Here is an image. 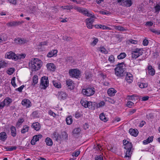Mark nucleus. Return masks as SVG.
<instances>
[{"instance_id": "1", "label": "nucleus", "mask_w": 160, "mask_h": 160, "mask_svg": "<svg viewBox=\"0 0 160 160\" xmlns=\"http://www.w3.org/2000/svg\"><path fill=\"white\" fill-rule=\"evenodd\" d=\"M124 62L118 63L114 69L115 74L118 78H122L125 76V72L126 70L124 66Z\"/></svg>"}, {"instance_id": "2", "label": "nucleus", "mask_w": 160, "mask_h": 160, "mask_svg": "<svg viewBox=\"0 0 160 160\" xmlns=\"http://www.w3.org/2000/svg\"><path fill=\"white\" fill-rule=\"evenodd\" d=\"M42 61L38 58L32 59L29 63V66L32 71H36L38 70L42 66Z\"/></svg>"}, {"instance_id": "3", "label": "nucleus", "mask_w": 160, "mask_h": 160, "mask_svg": "<svg viewBox=\"0 0 160 160\" xmlns=\"http://www.w3.org/2000/svg\"><path fill=\"white\" fill-rule=\"evenodd\" d=\"M82 92L84 95L89 97L93 95L95 93V91L94 87L90 86L86 88L82 89Z\"/></svg>"}, {"instance_id": "4", "label": "nucleus", "mask_w": 160, "mask_h": 160, "mask_svg": "<svg viewBox=\"0 0 160 160\" xmlns=\"http://www.w3.org/2000/svg\"><path fill=\"white\" fill-rule=\"evenodd\" d=\"M69 74L71 78H78L80 77L81 72L79 70L76 69H72L69 70Z\"/></svg>"}, {"instance_id": "5", "label": "nucleus", "mask_w": 160, "mask_h": 160, "mask_svg": "<svg viewBox=\"0 0 160 160\" xmlns=\"http://www.w3.org/2000/svg\"><path fill=\"white\" fill-rule=\"evenodd\" d=\"M49 80L48 77L43 76L41 78L40 80V86L41 88L45 89L49 86Z\"/></svg>"}, {"instance_id": "6", "label": "nucleus", "mask_w": 160, "mask_h": 160, "mask_svg": "<svg viewBox=\"0 0 160 160\" xmlns=\"http://www.w3.org/2000/svg\"><path fill=\"white\" fill-rule=\"evenodd\" d=\"M143 52L140 49L136 48L132 51L131 56L133 59H136L142 55Z\"/></svg>"}, {"instance_id": "7", "label": "nucleus", "mask_w": 160, "mask_h": 160, "mask_svg": "<svg viewBox=\"0 0 160 160\" xmlns=\"http://www.w3.org/2000/svg\"><path fill=\"white\" fill-rule=\"evenodd\" d=\"M119 5L123 6L130 7L132 4L131 0H117Z\"/></svg>"}, {"instance_id": "8", "label": "nucleus", "mask_w": 160, "mask_h": 160, "mask_svg": "<svg viewBox=\"0 0 160 160\" xmlns=\"http://www.w3.org/2000/svg\"><path fill=\"white\" fill-rule=\"evenodd\" d=\"M5 57L8 59H12L15 61L17 60V55L12 52H7L5 55Z\"/></svg>"}, {"instance_id": "9", "label": "nucleus", "mask_w": 160, "mask_h": 160, "mask_svg": "<svg viewBox=\"0 0 160 160\" xmlns=\"http://www.w3.org/2000/svg\"><path fill=\"white\" fill-rule=\"evenodd\" d=\"M95 18H89L86 19V22L87 27L88 28H92V27L93 26L92 24L95 21Z\"/></svg>"}, {"instance_id": "10", "label": "nucleus", "mask_w": 160, "mask_h": 160, "mask_svg": "<svg viewBox=\"0 0 160 160\" xmlns=\"http://www.w3.org/2000/svg\"><path fill=\"white\" fill-rule=\"evenodd\" d=\"M16 43L21 45L27 43L28 41L23 38H18L14 40Z\"/></svg>"}, {"instance_id": "11", "label": "nucleus", "mask_w": 160, "mask_h": 160, "mask_svg": "<svg viewBox=\"0 0 160 160\" xmlns=\"http://www.w3.org/2000/svg\"><path fill=\"white\" fill-rule=\"evenodd\" d=\"M123 143L124 146V148L125 149L127 150V149L132 148V143L129 142L128 141L126 140H123Z\"/></svg>"}, {"instance_id": "12", "label": "nucleus", "mask_w": 160, "mask_h": 160, "mask_svg": "<svg viewBox=\"0 0 160 160\" xmlns=\"http://www.w3.org/2000/svg\"><path fill=\"white\" fill-rule=\"evenodd\" d=\"M46 66L47 69L49 71L54 72L56 69L55 65L53 63H48L46 64Z\"/></svg>"}, {"instance_id": "13", "label": "nucleus", "mask_w": 160, "mask_h": 160, "mask_svg": "<svg viewBox=\"0 0 160 160\" xmlns=\"http://www.w3.org/2000/svg\"><path fill=\"white\" fill-rule=\"evenodd\" d=\"M23 22H20L12 21L9 22L7 24V25L8 26L12 27L18 26L23 23Z\"/></svg>"}, {"instance_id": "14", "label": "nucleus", "mask_w": 160, "mask_h": 160, "mask_svg": "<svg viewBox=\"0 0 160 160\" xmlns=\"http://www.w3.org/2000/svg\"><path fill=\"white\" fill-rule=\"evenodd\" d=\"M125 80L129 83H131L132 82L133 77L132 74L127 73L126 75Z\"/></svg>"}, {"instance_id": "15", "label": "nucleus", "mask_w": 160, "mask_h": 160, "mask_svg": "<svg viewBox=\"0 0 160 160\" xmlns=\"http://www.w3.org/2000/svg\"><path fill=\"white\" fill-rule=\"evenodd\" d=\"M132 148H130V149H127V150H126V152L124 157V158H128L127 160H129L131 159V154L132 152Z\"/></svg>"}, {"instance_id": "16", "label": "nucleus", "mask_w": 160, "mask_h": 160, "mask_svg": "<svg viewBox=\"0 0 160 160\" xmlns=\"http://www.w3.org/2000/svg\"><path fill=\"white\" fill-rule=\"evenodd\" d=\"M66 82L67 85L69 89H72L74 88V83L72 81L69 79L66 81Z\"/></svg>"}, {"instance_id": "17", "label": "nucleus", "mask_w": 160, "mask_h": 160, "mask_svg": "<svg viewBox=\"0 0 160 160\" xmlns=\"http://www.w3.org/2000/svg\"><path fill=\"white\" fill-rule=\"evenodd\" d=\"M31 102L28 99H24L22 102V104L27 108H29L31 106Z\"/></svg>"}, {"instance_id": "18", "label": "nucleus", "mask_w": 160, "mask_h": 160, "mask_svg": "<svg viewBox=\"0 0 160 160\" xmlns=\"http://www.w3.org/2000/svg\"><path fill=\"white\" fill-rule=\"evenodd\" d=\"M58 96L59 99H64L67 97V95L65 92L61 91L58 92Z\"/></svg>"}, {"instance_id": "19", "label": "nucleus", "mask_w": 160, "mask_h": 160, "mask_svg": "<svg viewBox=\"0 0 160 160\" xmlns=\"http://www.w3.org/2000/svg\"><path fill=\"white\" fill-rule=\"evenodd\" d=\"M129 132L131 135L134 137L137 136L138 133V132L137 129H133L132 128L129 129Z\"/></svg>"}, {"instance_id": "20", "label": "nucleus", "mask_w": 160, "mask_h": 160, "mask_svg": "<svg viewBox=\"0 0 160 160\" xmlns=\"http://www.w3.org/2000/svg\"><path fill=\"white\" fill-rule=\"evenodd\" d=\"M75 9L77 10L78 11L82 13L85 16L87 14V13L88 11L87 9L80 7L76 8H75Z\"/></svg>"}, {"instance_id": "21", "label": "nucleus", "mask_w": 160, "mask_h": 160, "mask_svg": "<svg viewBox=\"0 0 160 160\" xmlns=\"http://www.w3.org/2000/svg\"><path fill=\"white\" fill-rule=\"evenodd\" d=\"M32 127L36 131H38L40 129L41 126L39 123L36 122L32 124Z\"/></svg>"}, {"instance_id": "22", "label": "nucleus", "mask_w": 160, "mask_h": 160, "mask_svg": "<svg viewBox=\"0 0 160 160\" xmlns=\"http://www.w3.org/2000/svg\"><path fill=\"white\" fill-rule=\"evenodd\" d=\"M148 72L150 75L153 76L155 74V70L152 68V66L149 65L148 67Z\"/></svg>"}, {"instance_id": "23", "label": "nucleus", "mask_w": 160, "mask_h": 160, "mask_svg": "<svg viewBox=\"0 0 160 160\" xmlns=\"http://www.w3.org/2000/svg\"><path fill=\"white\" fill-rule=\"evenodd\" d=\"M38 10V8L35 6H33L29 8V10H28V12L30 13H34Z\"/></svg>"}, {"instance_id": "24", "label": "nucleus", "mask_w": 160, "mask_h": 160, "mask_svg": "<svg viewBox=\"0 0 160 160\" xmlns=\"http://www.w3.org/2000/svg\"><path fill=\"white\" fill-rule=\"evenodd\" d=\"M116 92L113 88H111L108 90L107 93L109 96H112L114 95Z\"/></svg>"}, {"instance_id": "25", "label": "nucleus", "mask_w": 160, "mask_h": 160, "mask_svg": "<svg viewBox=\"0 0 160 160\" xmlns=\"http://www.w3.org/2000/svg\"><path fill=\"white\" fill-rule=\"evenodd\" d=\"M11 135L13 137H15L17 135V132L16 128L13 126H12L10 128Z\"/></svg>"}, {"instance_id": "26", "label": "nucleus", "mask_w": 160, "mask_h": 160, "mask_svg": "<svg viewBox=\"0 0 160 160\" xmlns=\"http://www.w3.org/2000/svg\"><path fill=\"white\" fill-rule=\"evenodd\" d=\"M7 138V135L5 132H2L0 133V140L2 141H5Z\"/></svg>"}, {"instance_id": "27", "label": "nucleus", "mask_w": 160, "mask_h": 160, "mask_svg": "<svg viewBox=\"0 0 160 160\" xmlns=\"http://www.w3.org/2000/svg\"><path fill=\"white\" fill-rule=\"evenodd\" d=\"M5 104V106H8L12 101V99L9 97L6 98L3 100Z\"/></svg>"}, {"instance_id": "28", "label": "nucleus", "mask_w": 160, "mask_h": 160, "mask_svg": "<svg viewBox=\"0 0 160 160\" xmlns=\"http://www.w3.org/2000/svg\"><path fill=\"white\" fill-rule=\"evenodd\" d=\"M94 102H88L86 105V108H88L90 109L93 110L95 109Z\"/></svg>"}, {"instance_id": "29", "label": "nucleus", "mask_w": 160, "mask_h": 160, "mask_svg": "<svg viewBox=\"0 0 160 160\" xmlns=\"http://www.w3.org/2000/svg\"><path fill=\"white\" fill-rule=\"evenodd\" d=\"M153 137L152 136L149 137L147 139L143 141V143L144 145H146L152 142L153 141Z\"/></svg>"}, {"instance_id": "30", "label": "nucleus", "mask_w": 160, "mask_h": 160, "mask_svg": "<svg viewBox=\"0 0 160 160\" xmlns=\"http://www.w3.org/2000/svg\"><path fill=\"white\" fill-rule=\"evenodd\" d=\"M57 51L56 50H53L49 52L47 54V57L51 58L57 54Z\"/></svg>"}, {"instance_id": "31", "label": "nucleus", "mask_w": 160, "mask_h": 160, "mask_svg": "<svg viewBox=\"0 0 160 160\" xmlns=\"http://www.w3.org/2000/svg\"><path fill=\"white\" fill-rule=\"evenodd\" d=\"M45 142L47 145L51 146L52 145V139L49 137L46 138L45 140Z\"/></svg>"}, {"instance_id": "32", "label": "nucleus", "mask_w": 160, "mask_h": 160, "mask_svg": "<svg viewBox=\"0 0 160 160\" xmlns=\"http://www.w3.org/2000/svg\"><path fill=\"white\" fill-rule=\"evenodd\" d=\"M99 118L102 121L106 122L108 121V118L105 117L103 113H102L99 115Z\"/></svg>"}, {"instance_id": "33", "label": "nucleus", "mask_w": 160, "mask_h": 160, "mask_svg": "<svg viewBox=\"0 0 160 160\" xmlns=\"http://www.w3.org/2000/svg\"><path fill=\"white\" fill-rule=\"evenodd\" d=\"M73 120L72 117L71 116H70L67 117L66 119V121L68 125H71L72 122Z\"/></svg>"}, {"instance_id": "34", "label": "nucleus", "mask_w": 160, "mask_h": 160, "mask_svg": "<svg viewBox=\"0 0 160 160\" xmlns=\"http://www.w3.org/2000/svg\"><path fill=\"white\" fill-rule=\"evenodd\" d=\"M52 83L55 87L58 88H60L61 87V85L59 82H58L57 81H53Z\"/></svg>"}, {"instance_id": "35", "label": "nucleus", "mask_w": 160, "mask_h": 160, "mask_svg": "<svg viewBox=\"0 0 160 160\" xmlns=\"http://www.w3.org/2000/svg\"><path fill=\"white\" fill-rule=\"evenodd\" d=\"M29 127L27 125L24 126L21 130V133L24 134L28 132L29 130Z\"/></svg>"}, {"instance_id": "36", "label": "nucleus", "mask_w": 160, "mask_h": 160, "mask_svg": "<svg viewBox=\"0 0 160 160\" xmlns=\"http://www.w3.org/2000/svg\"><path fill=\"white\" fill-rule=\"evenodd\" d=\"M126 56V54L125 52H122L118 56L117 58L119 59H122L124 58Z\"/></svg>"}, {"instance_id": "37", "label": "nucleus", "mask_w": 160, "mask_h": 160, "mask_svg": "<svg viewBox=\"0 0 160 160\" xmlns=\"http://www.w3.org/2000/svg\"><path fill=\"white\" fill-rule=\"evenodd\" d=\"M0 38H1V40L2 42L3 41L5 42L7 40L8 37L6 34L4 33L2 35L1 37H0Z\"/></svg>"}, {"instance_id": "38", "label": "nucleus", "mask_w": 160, "mask_h": 160, "mask_svg": "<svg viewBox=\"0 0 160 160\" xmlns=\"http://www.w3.org/2000/svg\"><path fill=\"white\" fill-rule=\"evenodd\" d=\"M155 10V13L158 14L160 11V5L157 4L156 6L154 7Z\"/></svg>"}, {"instance_id": "39", "label": "nucleus", "mask_w": 160, "mask_h": 160, "mask_svg": "<svg viewBox=\"0 0 160 160\" xmlns=\"http://www.w3.org/2000/svg\"><path fill=\"white\" fill-rule=\"evenodd\" d=\"M138 86L141 88H147L148 87V84L147 83H138Z\"/></svg>"}, {"instance_id": "40", "label": "nucleus", "mask_w": 160, "mask_h": 160, "mask_svg": "<svg viewBox=\"0 0 160 160\" xmlns=\"http://www.w3.org/2000/svg\"><path fill=\"white\" fill-rule=\"evenodd\" d=\"M52 135L53 138H55L56 141H58V140L60 136L59 135L57 132H54L53 133Z\"/></svg>"}, {"instance_id": "41", "label": "nucleus", "mask_w": 160, "mask_h": 160, "mask_svg": "<svg viewBox=\"0 0 160 160\" xmlns=\"http://www.w3.org/2000/svg\"><path fill=\"white\" fill-rule=\"evenodd\" d=\"M81 130L79 128H77L74 129L73 131V133L74 134L78 135L79 133Z\"/></svg>"}, {"instance_id": "42", "label": "nucleus", "mask_w": 160, "mask_h": 160, "mask_svg": "<svg viewBox=\"0 0 160 160\" xmlns=\"http://www.w3.org/2000/svg\"><path fill=\"white\" fill-rule=\"evenodd\" d=\"M38 76L35 75L33 78V83L34 85L37 84L38 82Z\"/></svg>"}, {"instance_id": "43", "label": "nucleus", "mask_w": 160, "mask_h": 160, "mask_svg": "<svg viewBox=\"0 0 160 160\" xmlns=\"http://www.w3.org/2000/svg\"><path fill=\"white\" fill-rule=\"evenodd\" d=\"M88 101L86 100L82 99L80 101V103L85 108H86V105L87 104Z\"/></svg>"}, {"instance_id": "44", "label": "nucleus", "mask_w": 160, "mask_h": 160, "mask_svg": "<svg viewBox=\"0 0 160 160\" xmlns=\"http://www.w3.org/2000/svg\"><path fill=\"white\" fill-rule=\"evenodd\" d=\"M24 120L23 118H20L19 119L17 123V125L19 127L22 123L24 121Z\"/></svg>"}, {"instance_id": "45", "label": "nucleus", "mask_w": 160, "mask_h": 160, "mask_svg": "<svg viewBox=\"0 0 160 160\" xmlns=\"http://www.w3.org/2000/svg\"><path fill=\"white\" fill-rule=\"evenodd\" d=\"M61 8H62L63 9H67V10H71L73 8L72 6H62L61 7Z\"/></svg>"}, {"instance_id": "46", "label": "nucleus", "mask_w": 160, "mask_h": 160, "mask_svg": "<svg viewBox=\"0 0 160 160\" xmlns=\"http://www.w3.org/2000/svg\"><path fill=\"white\" fill-rule=\"evenodd\" d=\"M115 29L120 31H124L126 30V29L123 27L120 26H116Z\"/></svg>"}, {"instance_id": "47", "label": "nucleus", "mask_w": 160, "mask_h": 160, "mask_svg": "<svg viewBox=\"0 0 160 160\" xmlns=\"http://www.w3.org/2000/svg\"><path fill=\"white\" fill-rule=\"evenodd\" d=\"M108 60L111 63H113L115 61L114 56L112 55H111L109 57Z\"/></svg>"}, {"instance_id": "48", "label": "nucleus", "mask_w": 160, "mask_h": 160, "mask_svg": "<svg viewBox=\"0 0 160 160\" xmlns=\"http://www.w3.org/2000/svg\"><path fill=\"white\" fill-rule=\"evenodd\" d=\"M99 51L101 52L104 54H107L108 53V52L106 49L103 47H101L99 48Z\"/></svg>"}, {"instance_id": "49", "label": "nucleus", "mask_w": 160, "mask_h": 160, "mask_svg": "<svg viewBox=\"0 0 160 160\" xmlns=\"http://www.w3.org/2000/svg\"><path fill=\"white\" fill-rule=\"evenodd\" d=\"M26 56V54H21L19 55H17V58H18L17 60L19 59H20L22 58V59L24 58Z\"/></svg>"}, {"instance_id": "50", "label": "nucleus", "mask_w": 160, "mask_h": 160, "mask_svg": "<svg viewBox=\"0 0 160 160\" xmlns=\"http://www.w3.org/2000/svg\"><path fill=\"white\" fill-rule=\"evenodd\" d=\"M150 30L152 32L158 35L160 34V30H155L154 29H151Z\"/></svg>"}, {"instance_id": "51", "label": "nucleus", "mask_w": 160, "mask_h": 160, "mask_svg": "<svg viewBox=\"0 0 160 160\" xmlns=\"http://www.w3.org/2000/svg\"><path fill=\"white\" fill-rule=\"evenodd\" d=\"M17 147L16 146L10 148L7 147L6 148L7 151H12L13 150H15L17 149Z\"/></svg>"}, {"instance_id": "52", "label": "nucleus", "mask_w": 160, "mask_h": 160, "mask_svg": "<svg viewBox=\"0 0 160 160\" xmlns=\"http://www.w3.org/2000/svg\"><path fill=\"white\" fill-rule=\"evenodd\" d=\"M105 103L103 101H101L97 105V107L98 108L102 107L105 105Z\"/></svg>"}, {"instance_id": "53", "label": "nucleus", "mask_w": 160, "mask_h": 160, "mask_svg": "<svg viewBox=\"0 0 160 160\" xmlns=\"http://www.w3.org/2000/svg\"><path fill=\"white\" fill-rule=\"evenodd\" d=\"M14 70L15 69L13 68H10L8 70V73L11 75L14 72Z\"/></svg>"}, {"instance_id": "54", "label": "nucleus", "mask_w": 160, "mask_h": 160, "mask_svg": "<svg viewBox=\"0 0 160 160\" xmlns=\"http://www.w3.org/2000/svg\"><path fill=\"white\" fill-rule=\"evenodd\" d=\"M6 63L4 61H0V68L6 67Z\"/></svg>"}, {"instance_id": "55", "label": "nucleus", "mask_w": 160, "mask_h": 160, "mask_svg": "<svg viewBox=\"0 0 160 160\" xmlns=\"http://www.w3.org/2000/svg\"><path fill=\"white\" fill-rule=\"evenodd\" d=\"M62 135L64 139H67L68 138V135L66 132L64 131L62 132Z\"/></svg>"}, {"instance_id": "56", "label": "nucleus", "mask_w": 160, "mask_h": 160, "mask_svg": "<svg viewBox=\"0 0 160 160\" xmlns=\"http://www.w3.org/2000/svg\"><path fill=\"white\" fill-rule=\"evenodd\" d=\"M95 160H103V157L102 155L97 156L95 158Z\"/></svg>"}, {"instance_id": "57", "label": "nucleus", "mask_w": 160, "mask_h": 160, "mask_svg": "<svg viewBox=\"0 0 160 160\" xmlns=\"http://www.w3.org/2000/svg\"><path fill=\"white\" fill-rule=\"evenodd\" d=\"M134 103L131 101H128L127 103V106L129 108H131V107L134 105Z\"/></svg>"}, {"instance_id": "58", "label": "nucleus", "mask_w": 160, "mask_h": 160, "mask_svg": "<svg viewBox=\"0 0 160 160\" xmlns=\"http://www.w3.org/2000/svg\"><path fill=\"white\" fill-rule=\"evenodd\" d=\"M86 16L88 17H90V18H95V16L92 13H90L88 11L87 13V14L86 15Z\"/></svg>"}, {"instance_id": "59", "label": "nucleus", "mask_w": 160, "mask_h": 160, "mask_svg": "<svg viewBox=\"0 0 160 160\" xmlns=\"http://www.w3.org/2000/svg\"><path fill=\"white\" fill-rule=\"evenodd\" d=\"M80 152L79 151H77L72 153V156H75L76 157H78L80 154Z\"/></svg>"}, {"instance_id": "60", "label": "nucleus", "mask_w": 160, "mask_h": 160, "mask_svg": "<svg viewBox=\"0 0 160 160\" xmlns=\"http://www.w3.org/2000/svg\"><path fill=\"white\" fill-rule=\"evenodd\" d=\"M148 40L146 39H145L143 40V45L144 46H147L148 45Z\"/></svg>"}, {"instance_id": "61", "label": "nucleus", "mask_w": 160, "mask_h": 160, "mask_svg": "<svg viewBox=\"0 0 160 160\" xmlns=\"http://www.w3.org/2000/svg\"><path fill=\"white\" fill-rule=\"evenodd\" d=\"M128 99L131 100H135V97L134 95H132L131 96H128Z\"/></svg>"}, {"instance_id": "62", "label": "nucleus", "mask_w": 160, "mask_h": 160, "mask_svg": "<svg viewBox=\"0 0 160 160\" xmlns=\"http://www.w3.org/2000/svg\"><path fill=\"white\" fill-rule=\"evenodd\" d=\"M24 87V85H22L21 86H20V87L17 88L16 89V90H18L19 92H22V90L23 89Z\"/></svg>"}, {"instance_id": "63", "label": "nucleus", "mask_w": 160, "mask_h": 160, "mask_svg": "<svg viewBox=\"0 0 160 160\" xmlns=\"http://www.w3.org/2000/svg\"><path fill=\"white\" fill-rule=\"evenodd\" d=\"M48 113L49 115H50L51 116H52L54 117H55V116H56V114L54 112H53L51 110H49V111Z\"/></svg>"}, {"instance_id": "64", "label": "nucleus", "mask_w": 160, "mask_h": 160, "mask_svg": "<svg viewBox=\"0 0 160 160\" xmlns=\"http://www.w3.org/2000/svg\"><path fill=\"white\" fill-rule=\"evenodd\" d=\"M5 106V104L3 101L0 102V109H2Z\"/></svg>"}]
</instances>
